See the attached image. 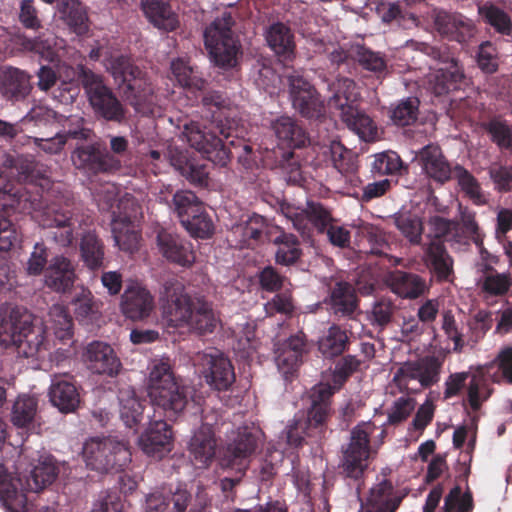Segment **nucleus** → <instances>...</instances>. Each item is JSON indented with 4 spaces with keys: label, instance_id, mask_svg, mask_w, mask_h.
Here are the masks:
<instances>
[{
    "label": "nucleus",
    "instance_id": "nucleus-1",
    "mask_svg": "<svg viewBox=\"0 0 512 512\" xmlns=\"http://www.w3.org/2000/svg\"><path fill=\"white\" fill-rule=\"evenodd\" d=\"M0 207L31 212L33 219L44 228H55L52 238L61 247L70 246L82 227L83 218L69 199L52 200L50 194L33 196L26 188L16 185L0 171Z\"/></svg>",
    "mask_w": 512,
    "mask_h": 512
},
{
    "label": "nucleus",
    "instance_id": "nucleus-2",
    "mask_svg": "<svg viewBox=\"0 0 512 512\" xmlns=\"http://www.w3.org/2000/svg\"><path fill=\"white\" fill-rule=\"evenodd\" d=\"M159 301L163 320L170 327L205 335L213 333L219 324L212 303L203 298H191L175 279L164 282Z\"/></svg>",
    "mask_w": 512,
    "mask_h": 512
},
{
    "label": "nucleus",
    "instance_id": "nucleus-3",
    "mask_svg": "<svg viewBox=\"0 0 512 512\" xmlns=\"http://www.w3.org/2000/svg\"><path fill=\"white\" fill-rule=\"evenodd\" d=\"M202 102L211 112L212 120L208 125L194 120L184 122L181 137L214 165L225 167L230 161L231 152L216 136V131L226 139L231 136L230 128L226 129L221 119L225 99L218 92H210L203 97Z\"/></svg>",
    "mask_w": 512,
    "mask_h": 512
},
{
    "label": "nucleus",
    "instance_id": "nucleus-4",
    "mask_svg": "<svg viewBox=\"0 0 512 512\" xmlns=\"http://www.w3.org/2000/svg\"><path fill=\"white\" fill-rule=\"evenodd\" d=\"M0 345L16 347L20 356L35 360L44 359L49 353L44 327L34 324L32 314L19 306L0 309Z\"/></svg>",
    "mask_w": 512,
    "mask_h": 512
},
{
    "label": "nucleus",
    "instance_id": "nucleus-5",
    "mask_svg": "<svg viewBox=\"0 0 512 512\" xmlns=\"http://www.w3.org/2000/svg\"><path fill=\"white\" fill-rule=\"evenodd\" d=\"M360 365V361L352 355L343 357L335 366L332 373V384L319 383L315 385L309 394L311 407L307 419L296 415L284 432L287 445L299 447L303 442L305 430L311 426L322 424L329 412V400L335 391L339 390L347 378L354 373Z\"/></svg>",
    "mask_w": 512,
    "mask_h": 512
},
{
    "label": "nucleus",
    "instance_id": "nucleus-6",
    "mask_svg": "<svg viewBox=\"0 0 512 512\" xmlns=\"http://www.w3.org/2000/svg\"><path fill=\"white\" fill-rule=\"evenodd\" d=\"M25 482L21 478L13 479L5 467L0 464V502L7 512H24L27 505L25 491L39 492L52 484L58 475L54 457L43 453L38 455L37 463H32Z\"/></svg>",
    "mask_w": 512,
    "mask_h": 512
},
{
    "label": "nucleus",
    "instance_id": "nucleus-7",
    "mask_svg": "<svg viewBox=\"0 0 512 512\" xmlns=\"http://www.w3.org/2000/svg\"><path fill=\"white\" fill-rule=\"evenodd\" d=\"M331 96L328 104L331 109L338 111L342 122L365 142L378 138V128L375 122L363 111L357 108L360 91L354 80L339 77L329 85Z\"/></svg>",
    "mask_w": 512,
    "mask_h": 512
},
{
    "label": "nucleus",
    "instance_id": "nucleus-8",
    "mask_svg": "<svg viewBox=\"0 0 512 512\" xmlns=\"http://www.w3.org/2000/svg\"><path fill=\"white\" fill-rule=\"evenodd\" d=\"M105 66L131 106L141 114L153 113L154 87L139 67L125 56L106 60Z\"/></svg>",
    "mask_w": 512,
    "mask_h": 512
},
{
    "label": "nucleus",
    "instance_id": "nucleus-9",
    "mask_svg": "<svg viewBox=\"0 0 512 512\" xmlns=\"http://www.w3.org/2000/svg\"><path fill=\"white\" fill-rule=\"evenodd\" d=\"M147 393L151 404L169 418L177 417L188 404V388L176 380L170 364L163 359L152 364Z\"/></svg>",
    "mask_w": 512,
    "mask_h": 512
},
{
    "label": "nucleus",
    "instance_id": "nucleus-10",
    "mask_svg": "<svg viewBox=\"0 0 512 512\" xmlns=\"http://www.w3.org/2000/svg\"><path fill=\"white\" fill-rule=\"evenodd\" d=\"M82 455L87 468L99 473L123 470L132 457L128 443L116 436L88 439Z\"/></svg>",
    "mask_w": 512,
    "mask_h": 512
},
{
    "label": "nucleus",
    "instance_id": "nucleus-11",
    "mask_svg": "<svg viewBox=\"0 0 512 512\" xmlns=\"http://www.w3.org/2000/svg\"><path fill=\"white\" fill-rule=\"evenodd\" d=\"M233 24L231 13L224 12L204 31L205 47L215 64L221 67H232L236 62L239 44L232 32Z\"/></svg>",
    "mask_w": 512,
    "mask_h": 512
},
{
    "label": "nucleus",
    "instance_id": "nucleus-12",
    "mask_svg": "<svg viewBox=\"0 0 512 512\" xmlns=\"http://www.w3.org/2000/svg\"><path fill=\"white\" fill-rule=\"evenodd\" d=\"M78 74L94 111L107 121L123 122L126 111L111 89L105 85L102 76L83 65L78 66Z\"/></svg>",
    "mask_w": 512,
    "mask_h": 512
},
{
    "label": "nucleus",
    "instance_id": "nucleus-13",
    "mask_svg": "<svg viewBox=\"0 0 512 512\" xmlns=\"http://www.w3.org/2000/svg\"><path fill=\"white\" fill-rule=\"evenodd\" d=\"M376 426L371 422H362L355 426L350 435L349 443L343 449L342 467L348 477L359 478L368 467L372 451L370 436Z\"/></svg>",
    "mask_w": 512,
    "mask_h": 512
},
{
    "label": "nucleus",
    "instance_id": "nucleus-14",
    "mask_svg": "<svg viewBox=\"0 0 512 512\" xmlns=\"http://www.w3.org/2000/svg\"><path fill=\"white\" fill-rule=\"evenodd\" d=\"M468 379L467 401L470 407L477 411L492 394V389L486 383L485 371L481 367L474 371L451 374L445 381L444 398L449 399L459 395Z\"/></svg>",
    "mask_w": 512,
    "mask_h": 512
},
{
    "label": "nucleus",
    "instance_id": "nucleus-15",
    "mask_svg": "<svg viewBox=\"0 0 512 512\" xmlns=\"http://www.w3.org/2000/svg\"><path fill=\"white\" fill-rule=\"evenodd\" d=\"M209 386L218 390H228L235 381L234 367L227 356L218 349L199 352L193 359Z\"/></svg>",
    "mask_w": 512,
    "mask_h": 512
},
{
    "label": "nucleus",
    "instance_id": "nucleus-16",
    "mask_svg": "<svg viewBox=\"0 0 512 512\" xmlns=\"http://www.w3.org/2000/svg\"><path fill=\"white\" fill-rule=\"evenodd\" d=\"M261 438L262 433L256 427L239 428L236 437L227 445L221 466L236 467L242 475L246 468V459L256 450Z\"/></svg>",
    "mask_w": 512,
    "mask_h": 512
},
{
    "label": "nucleus",
    "instance_id": "nucleus-17",
    "mask_svg": "<svg viewBox=\"0 0 512 512\" xmlns=\"http://www.w3.org/2000/svg\"><path fill=\"white\" fill-rule=\"evenodd\" d=\"M281 211L302 236L309 235L311 227L323 233L333 222L330 211L317 202H308L306 209L283 206Z\"/></svg>",
    "mask_w": 512,
    "mask_h": 512
},
{
    "label": "nucleus",
    "instance_id": "nucleus-18",
    "mask_svg": "<svg viewBox=\"0 0 512 512\" xmlns=\"http://www.w3.org/2000/svg\"><path fill=\"white\" fill-rule=\"evenodd\" d=\"M71 160L75 168L90 173H112L120 170L121 161L98 144L81 145L74 149Z\"/></svg>",
    "mask_w": 512,
    "mask_h": 512
},
{
    "label": "nucleus",
    "instance_id": "nucleus-19",
    "mask_svg": "<svg viewBox=\"0 0 512 512\" xmlns=\"http://www.w3.org/2000/svg\"><path fill=\"white\" fill-rule=\"evenodd\" d=\"M203 412V424L194 432L189 442L190 455L199 467L207 466L215 456L217 444L212 427L219 419L216 411Z\"/></svg>",
    "mask_w": 512,
    "mask_h": 512
},
{
    "label": "nucleus",
    "instance_id": "nucleus-20",
    "mask_svg": "<svg viewBox=\"0 0 512 512\" xmlns=\"http://www.w3.org/2000/svg\"><path fill=\"white\" fill-rule=\"evenodd\" d=\"M293 107L306 118H318L323 113V101L314 87L299 73L288 76Z\"/></svg>",
    "mask_w": 512,
    "mask_h": 512
},
{
    "label": "nucleus",
    "instance_id": "nucleus-21",
    "mask_svg": "<svg viewBox=\"0 0 512 512\" xmlns=\"http://www.w3.org/2000/svg\"><path fill=\"white\" fill-rule=\"evenodd\" d=\"M432 18L439 34L449 40L467 43L477 33L474 21L460 13L434 9Z\"/></svg>",
    "mask_w": 512,
    "mask_h": 512
},
{
    "label": "nucleus",
    "instance_id": "nucleus-22",
    "mask_svg": "<svg viewBox=\"0 0 512 512\" xmlns=\"http://www.w3.org/2000/svg\"><path fill=\"white\" fill-rule=\"evenodd\" d=\"M83 361L92 373L116 376L121 369L120 359L114 349L102 341H92L85 347Z\"/></svg>",
    "mask_w": 512,
    "mask_h": 512
},
{
    "label": "nucleus",
    "instance_id": "nucleus-23",
    "mask_svg": "<svg viewBox=\"0 0 512 512\" xmlns=\"http://www.w3.org/2000/svg\"><path fill=\"white\" fill-rule=\"evenodd\" d=\"M27 117L38 123H61L63 131L60 132L66 135V139L70 137L73 139L88 140L92 134V131L84 126V119L82 117L77 115L64 117L48 107H35L27 114Z\"/></svg>",
    "mask_w": 512,
    "mask_h": 512
},
{
    "label": "nucleus",
    "instance_id": "nucleus-24",
    "mask_svg": "<svg viewBox=\"0 0 512 512\" xmlns=\"http://www.w3.org/2000/svg\"><path fill=\"white\" fill-rule=\"evenodd\" d=\"M138 444L145 454L161 459L172 449L171 427L163 419L150 420Z\"/></svg>",
    "mask_w": 512,
    "mask_h": 512
},
{
    "label": "nucleus",
    "instance_id": "nucleus-25",
    "mask_svg": "<svg viewBox=\"0 0 512 512\" xmlns=\"http://www.w3.org/2000/svg\"><path fill=\"white\" fill-rule=\"evenodd\" d=\"M121 311L131 320H143L154 310V297L139 283L128 285L121 297Z\"/></svg>",
    "mask_w": 512,
    "mask_h": 512
},
{
    "label": "nucleus",
    "instance_id": "nucleus-26",
    "mask_svg": "<svg viewBox=\"0 0 512 512\" xmlns=\"http://www.w3.org/2000/svg\"><path fill=\"white\" fill-rule=\"evenodd\" d=\"M32 91L31 75L15 67L0 71V95L8 102L24 101Z\"/></svg>",
    "mask_w": 512,
    "mask_h": 512
},
{
    "label": "nucleus",
    "instance_id": "nucleus-27",
    "mask_svg": "<svg viewBox=\"0 0 512 512\" xmlns=\"http://www.w3.org/2000/svg\"><path fill=\"white\" fill-rule=\"evenodd\" d=\"M157 248L164 258L178 265L190 266L195 261L192 244L166 230L158 232Z\"/></svg>",
    "mask_w": 512,
    "mask_h": 512
},
{
    "label": "nucleus",
    "instance_id": "nucleus-28",
    "mask_svg": "<svg viewBox=\"0 0 512 512\" xmlns=\"http://www.w3.org/2000/svg\"><path fill=\"white\" fill-rule=\"evenodd\" d=\"M76 278L74 264L63 255L52 257L44 272L45 285L57 293L69 291L73 287Z\"/></svg>",
    "mask_w": 512,
    "mask_h": 512
},
{
    "label": "nucleus",
    "instance_id": "nucleus-29",
    "mask_svg": "<svg viewBox=\"0 0 512 512\" xmlns=\"http://www.w3.org/2000/svg\"><path fill=\"white\" fill-rule=\"evenodd\" d=\"M305 351L306 343L303 334L291 336L277 348L275 362L286 380L297 372Z\"/></svg>",
    "mask_w": 512,
    "mask_h": 512
},
{
    "label": "nucleus",
    "instance_id": "nucleus-30",
    "mask_svg": "<svg viewBox=\"0 0 512 512\" xmlns=\"http://www.w3.org/2000/svg\"><path fill=\"white\" fill-rule=\"evenodd\" d=\"M463 77V69L459 63L453 58H447L427 75V88L435 95H442L457 89Z\"/></svg>",
    "mask_w": 512,
    "mask_h": 512
},
{
    "label": "nucleus",
    "instance_id": "nucleus-31",
    "mask_svg": "<svg viewBox=\"0 0 512 512\" xmlns=\"http://www.w3.org/2000/svg\"><path fill=\"white\" fill-rule=\"evenodd\" d=\"M422 172L438 183H445L451 177L453 170L438 145L424 146L416 156Z\"/></svg>",
    "mask_w": 512,
    "mask_h": 512
},
{
    "label": "nucleus",
    "instance_id": "nucleus-32",
    "mask_svg": "<svg viewBox=\"0 0 512 512\" xmlns=\"http://www.w3.org/2000/svg\"><path fill=\"white\" fill-rule=\"evenodd\" d=\"M94 199L98 207L104 211H111L112 220L119 218V211L121 216L124 212H131L137 210V206L132 197L127 194L119 199V189L113 183H104L96 189Z\"/></svg>",
    "mask_w": 512,
    "mask_h": 512
},
{
    "label": "nucleus",
    "instance_id": "nucleus-33",
    "mask_svg": "<svg viewBox=\"0 0 512 512\" xmlns=\"http://www.w3.org/2000/svg\"><path fill=\"white\" fill-rule=\"evenodd\" d=\"M49 398L52 405L64 413L75 411L80 403L78 390L67 375L52 377Z\"/></svg>",
    "mask_w": 512,
    "mask_h": 512
},
{
    "label": "nucleus",
    "instance_id": "nucleus-34",
    "mask_svg": "<svg viewBox=\"0 0 512 512\" xmlns=\"http://www.w3.org/2000/svg\"><path fill=\"white\" fill-rule=\"evenodd\" d=\"M477 13L480 21L501 36L512 35V16L498 2L491 0L478 4Z\"/></svg>",
    "mask_w": 512,
    "mask_h": 512
},
{
    "label": "nucleus",
    "instance_id": "nucleus-35",
    "mask_svg": "<svg viewBox=\"0 0 512 512\" xmlns=\"http://www.w3.org/2000/svg\"><path fill=\"white\" fill-rule=\"evenodd\" d=\"M423 262L440 281L449 280L453 274V259L440 241H431L424 247Z\"/></svg>",
    "mask_w": 512,
    "mask_h": 512
},
{
    "label": "nucleus",
    "instance_id": "nucleus-36",
    "mask_svg": "<svg viewBox=\"0 0 512 512\" xmlns=\"http://www.w3.org/2000/svg\"><path fill=\"white\" fill-rule=\"evenodd\" d=\"M75 318L83 325H90L101 317L102 303L84 286H79L71 300Z\"/></svg>",
    "mask_w": 512,
    "mask_h": 512
},
{
    "label": "nucleus",
    "instance_id": "nucleus-37",
    "mask_svg": "<svg viewBox=\"0 0 512 512\" xmlns=\"http://www.w3.org/2000/svg\"><path fill=\"white\" fill-rule=\"evenodd\" d=\"M135 211L124 212L119 218L112 220V234L115 244L120 250L133 253L139 248L140 235L133 225L131 219L136 216Z\"/></svg>",
    "mask_w": 512,
    "mask_h": 512
},
{
    "label": "nucleus",
    "instance_id": "nucleus-38",
    "mask_svg": "<svg viewBox=\"0 0 512 512\" xmlns=\"http://www.w3.org/2000/svg\"><path fill=\"white\" fill-rule=\"evenodd\" d=\"M391 291L401 298L415 299L422 296L429 289L426 280L413 273L395 271L388 279Z\"/></svg>",
    "mask_w": 512,
    "mask_h": 512
},
{
    "label": "nucleus",
    "instance_id": "nucleus-39",
    "mask_svg": "<svg viewBox=\"0 0 512 512\" xmlns=\"http://www.w3.org/2000/svg\"><path fill=\"white\" fill-rule=\"evenodd\" d=\"M401 500V497L392 495V485L387 480H382L370 489L361 512H395Z\"/></svg>",
    "mask_w": 512,
    "mask_h": 512
},
{
    "label": "nucleus",
    "instance_id": "nucleus-40",
    "mask_svg": "<svg viewBox=\"0 0 512 512\" xmlns=\"http://www.w3.org/2000/svg\"><path fill=\"white\" fill-rule=\"evenodd\" d=\"M299 32L304 38H306L307 43L313 49L314 53H327L331 63L333 64L339 65L344 63L350 55V53L344 48L336 46L332 42H326L323 39L321 32H317L311 23L301 25Z\"/></svg>",
    "mask_w": 512,
    "mask_h": 512
},
{
    "label": "nucleus",
    "instance_id": "nucleus-41",
    "mask_svg": "<svg viewBox=\"0 0 512 512\" xmlns=\"http://www.w3.org/2000/svg\"><path fill=\"white\" fill-rule=\"evenodd\" d=\"M58 13L65 24L77 35L88 32L89 19L86 7L78 0H58Z\"/></svg>",
    "mask_w": 512,
    "mask_h": 512
},
{
    "label": "nucleus",
    "instance_id": "nucleus-42",
    "mask_svg": "<svg viewBox=\"0 0 512 512\" xmlns=\"http://www.w3.org/2000/svg\"><path fill=\"white\" fill-rule=\"evenodd\" d=\"M458 212L459 220L455 221L459 225L458 236L455 237V240L461 242L464 239H471L477 246L481 258L486 261L489 253L483 247V236L476 222L475 212L461 204L458 206Z\"/></svg>",
    "mask_w": 512,
    "mask_h": 512
},
{
    "label": "nucleus",
    "instance_id": "nucleus-43",
    "mask_svg": "<svg viewBox=\"0 0 512 512\" xmlns=\"http://www.w3.org/2000/svg\"><path fill=\"white\" fill-rule=\"evenodd\" d=\"M269 47L284 59H292L295 52L294 36L289 27L283 23H274L266 31Z\"/></svg>",
    "mask_w": 512,
    "mask_h": 512
},
{
    "label": "nucleus",
    "instance_id": "nucleus-44",
    "mask_svg": "<svg viewBox=\"0 0 512 512\" xmlns=\"http://www.w3.org/2000/svg\"><path fill=\"white\" fill-rule=\"evenodd\" d=\"M329 304L334 314L351 316L357 308L354 287L347 282H337L331 290Z\"/></svg>",
    "mask_w": 512,
    "mask_h": 512
},
{
    "label": "nucleus",
    "instance_id": "nucleus-45",
    "mask_svg": "<svg viewBox=\"0 0 512 512\" xmlns=\"http://www.w3.org/2000/svg\"><path fill=\"white\" fill-rule=\"evenodd\" d=\"M143 9L150 22L159 29L172 31L178 26L176 14L162 0H145Z\"/></svg>",
    "mask_w": 512,
    "mask_h": 512
},
{
    "label": "nucleus",
    "instance_id": "nucleus-46",
    "mask_svg": "<svg viewBox=\"0 0 512 512\" xmlns=\"http://www.w3.org/2000/svg\"><path fill=\"white\" fill-rule=\"evenodd\" d=\"M330 151L334 167L351 186L357 187L361 181L355 173L357 165L351 152L337 141L331 143Z\"/></svg>",
    "mask_w": 512,
    "mask_h": 512
},
{
    "label": "nucleus",
    "instance_id": "nucleus-47",
    "mask_svg": "<svg viewBox=\"0 0 512 512\" xmlns=\"http://www.w3.org/2000/svg\"><path fill=\"white\" fill-rule=\"evenodd\" d=\"M272 128L279 141L287 147L299 148L306 143L307 138L303 129L291 117L277 118Z\"/></svg>",
    "mask_w": 512,
    "mask_h": 512
},
{
    "label": "nucleus",
    "instance_id": "nucleus-48",
    "mask_svg": "<svg viewBox=\"0 0 512 512\" xmlns=\"http://www.w3.org/2000/svg\"><path fill=\"white\" fill-rule=\"evenodd\" d=\"M482 368L486 383L491 380L494 383L512 384V346L501 349L495 360Z\"/></svg>",
    "mask_w": 512,
    "mask_h": 512
},
{
    "label": "nucleus",
    "instance_id": "nucleus-49",
    "mask_svg": "<svg viewBox=\"0 0 512 512\" xmlns=\"http://www.w3.org/2000/svg\"><path fill=\"white\" fill-rule=\"evenodd\" d=\"M120 418L128 428L136 427L143 418V405L131 388L119 392Z\"/></svg>",
    "mask_w": 512,
    "mask_h": 512
},
{
    "label": "nucleus",
    "instance_id": "nucleus-50",
    "mask_svg": "<svg viewBox=\"0 0 512 512\" xmlns=\"http://www.w3.org/2000/svg\"><path fill=\"white\" fill-rule=\"evenodd\" d=\"M393 223L411 245H420L424 225L422 218L410 212H399L392 217Z\"/></svg>",
    "mask_w": 512,
    "mask_h": 512
},
{
    "label": "nucleus",
    "instance_id": "nucleus-51",
    "mask_svg": "<svg viewBox=\"0 0 512 512\" xmlns=\"http://www.w3.org/2000/svg\"><path fill=\"white\" fill-rule=\"evenodd\" d=\"M378 14L383 22H396L404 29L418 25V18L410 13L400 2H382L377 7Z\"/></svg>",
    "mask_w": 512,
    "mask_h": 512
},
{
    "label": "nucleus",
    "instance_id": "nucleus-52",
    "mask_svg": "<svg viewBox=\"0 0 512 512\" xmlns=\"http://www.w3.org/2000/svg\"><path fill=\"white\" fill-rule=\"evenodd\" d=\"M347 344L346 332L339 326L332 325L318 340V349L325 358H334L345 351Z\"/></svg>",
    "mask_w": 512,
    "mask_h": 512
},
{
    "label": "nucleus",
    "instance_id": "nucleus-53",
    "mask_svg": "<svg viewBox=\"0 0 512 512\" xmlns=\"http://www.w3.org/2000/svg\"><path fill=\"white\" fill-rule=\"evenodd\" d=\"M81 257L90 270L102 267L104 259V246L95 233L87 232L83 235L80 244Z\"/></svg>",
    "mask_w": 512,
    "mask_h": 512
},
{
    "label": "nucleus",
    "instance_id": "nucleus-54",
    "mask_svg": "<svg viewBox=\"0 0 512 512\" xmlns=\"http://www.w3.org/2000/svg\"><path fill=\"white\" fill-rule=\"evenodd\" d=\"M273 243L277 247L275 260L278 264L288 266L300 258V244L293 234L282 232L273 240Z\"/></svg>",
    "mask_w": 512,
    "mask_h": 512
},
{
    "label": "nucleus",
    "instance_id": "nucleus-55",
    "mask_svg": "<svg viewBox=\"0 0 512 512\" xmlns=\"http://www.w3.org/2000/svg\"><path fill=\"white\" fill-rule=\"evenodd\" d=\"M453 175L460 186L461 191L476 205L487 203V196L481 189L478 180L464 167L457 165L453 169Z\"/></svg>",
    "mask_w": 512,
    "mask_h": 512
},
{
    "label": "nucleus",
    "instance_id": "nucleus-56",
    "mask_svg": "<svg viewBox=\"0 0 512 512\" xmlns=\"http://www.w3.org/2000/svg\"><path fill=\"white\" fill-rule=\"evenodd\" d=\"M37 406L38 401L34 396H19L12 407V423L20 428L29 427L35 419Z\"/></svg>",
    "mask_w": 512,
    "mask_h": 512
},
{
    "label": "nucleus",
    "instance_id": "nucleus-57",
    "mask_svg": "<svg viewBox=\"0 0 512 512\" xmlns=\"http://www.w3.org/2000/svg\"><path fill=\"white\" fill-rule=\"evenodd\" d=\"M49 323L56 338L61 341L70 340L73 336V322L67 309L60 304H54L49 309Z\"/></svg>",
    "mask_w": 512,
    "mask_h": 512
},
{
    "label": "nucleus",
    "instance_id": "nucleus-58",
    "mask_svg": "<svg viewBox=\"0 0 512 512\" xmlns=\"http://www.w3.org/2000/svg\"><path fill=\"white\" fill-rule=\"evenodd\" d=\"M490 140L500 149H512V125L500 117H494L483 124Z\"/></svg>",
    "mask_w": 512,
    "mask_h": 512
},
{
    "label": "nucleus",
    "instance_id": "nucleus-59",
    "mask_svg": "<svg viewBox=\"0 0 512 512\" xmlns=\"http://www.w3.org/2000/svg\"><path fill=\"white\" fill-rule=\"evenodd\" d=\"M512 286V278L507 273L491 271L484 275L480 282L481 292L486 301L493 297L503 296Z\"/></svg>",
    "mask_w": 512,
    "mask_h": 512
},
{
    "label": "nucleus",
    "instance_id": "nucleus-60",
    "mask_svg": "<svg viewBox=\"0 0 512 512\" xmlns=\"http://www.w3.org/2000/svg\"><path fill=\"white\" fill-rule=\"evenodd\" d=\"M412 363L417 370L418 382L422 389L431 387L440 380L442 362L438 358L426 356Z\"/></svg>",
    "mask_w": 512,
    "mask_h": 512
},
{
    "label": "nucleus",
    "instance_id": "nucleus-61",
    "mask_svg": "<svg viewBox=\"0 0 512 512\" xmlns=\"http://www.w3.org/2000/svg\"><path fill=\"white\" fill-rule=\"evenodd\" d=\"M171 70L177 82L190 89L201 90L204 87V80L199 73L189 65L184 58H177L171 62Z\"/></svg>",
    "mask_w": 512,
    "mask_h": 512
},
{
    "label": "nucleus",
    "instance_id": "nucleus-62",
    "mask_svg": "<svg viewBox=\"0 0 512 512\" xmlns=\"http://www.w3.org/2000/svg\"><path fill=\"white\" fill-rule=\"evenodd\" d=\"M173 210L177 214L180 222L190 217L192 214L200 211L203 205L198 197L189 190H180L173 195Z\"/></svg>",
    "mask_w": 512,
    "mask_h": 512
},
{
    "label": "nucleus",
    "instance_id": "nucleus-63",
    "mask_svg": "<svg viewBox=\"0 0 512 512\" xmlns=\"http://www.w3.org/2000/svg\"><path fill=\"white\" fill-rule=\"evenodd\" d=\"M351 54L364 69L374 72L378 76H382L386 73L387 63L379 52H374L362 46H356Z\"/></svg>",
    "mask_w": 512,
    "mask_h": 512
},
{
    "label": "nucleus",
    "instance_id": "nucleus-64",
    "mask_svg": "<svg viewBox=\"0 0 512 512\" xmlns=\"http://www.w3.org/2000/svg\"><path fill=\"white\" fill-rule=\"evenodd\" d=\"M181 224L191 236L196 238H209L214 231L213 222L204 212L203 207L200 211L183 220Z\"/></svg>",
    "mask_w": 512,
    "mask_h": 512
}]
</instances>
